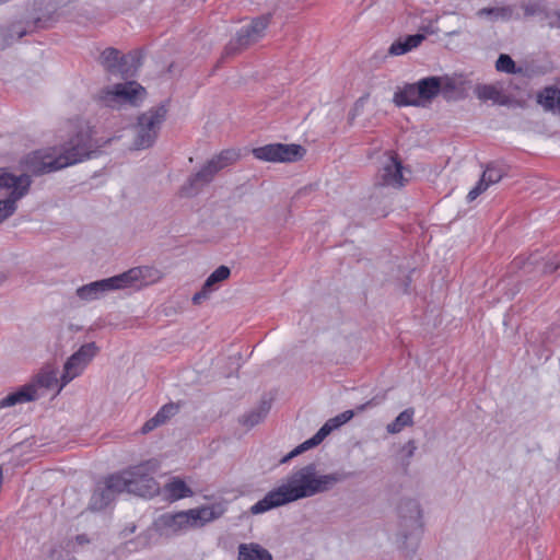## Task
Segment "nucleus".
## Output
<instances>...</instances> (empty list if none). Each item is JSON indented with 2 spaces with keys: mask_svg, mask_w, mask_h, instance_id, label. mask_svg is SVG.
<instances>
[{
  "mask_svg": "<svg viewBox=\"0 0 560 560\" xmlns=\"http://www.w3.org/2000/svg\"><path fill=\"white\" fill-rule=\"evenodd\" d=\"M178 407L174 404H166L164 405L158 412H156V416L163 420V423H165L171 417H173L176 411H177Z\"/></svg>",
  "mask_w": 560,
  "mask_h": 560,
  "instance_id": "41",
  "label": "nucleus"
},
{
  "mask_svg": "<svg viewBox=\"0 0 560 560\" xmlns=\"http://www.w3.org/2000/svg\"><path fill=\"white\" fill-rule=\"evenodd\" d=\"M163 424V420H161L156 415L149 419L141 428V433L147 434L158 427Z\"/></svg>",
  "mask_w": 560,
  "mask_h": 560,
  "instance_id": "44",
  "label": "nucleus"
},
{
  "mask_svg": "<svg viewBox=\"0 0 560 560\" xmlns=\"http://www.w3.org/2000/svg\"><path fill=\"white\" fill-rule=\"evenodd\" d=\"M97 61L107 73L127 79L135 75L141 67L142 52L135 49L128 54H121L117 48L107 47L100 54Z\"/></svg>",
  "mask_w": 560,
  "mask_h": 560,
  "instance_id": "11",
  "label": "nucleus"
},
{
  "mask_svg": "<svg viewBox=\"0 0 560 560\" xmlns=\"http://www.w3.org/2000/svg\"><path fill=\"white\" fill-rule=\"evenodd\" d=\"M94 128L89 122L79 120L73 125L67 141L60 147L59 165L68 167L98 155L107 141L94 137Z\"/></svg>",
  "mask_w": 560,
  "mask_h": 560,
  "instance_id": "3",
  "label": "nucleus"
},
{
  "mask_svg": "<svg viewBox=\"0 0 560 560\" xmlns=\"http://www.w3.org/2000/svg\"><path fill=\"white\" fill-rule=\"evenodd\" d=\"M270 23V15H261L254 19L250 24L241 27L235 37L224 47L222 59L237 55L250 45L257 43L264 35Z\"/></svg>",
  "mask_w": 560,
  "mask_h": 560,
  "instance_id": "13",
  "label": "nucleus"
},
{
  "mask_svg": "<svg viewBox=\"0 0 560 560\" xmlns=\"http://www.w3.org/2000/svg\"><path fill=\"white\" fill-rule=\"evenodd\" d=\"M366 100H368V95L361 96L360 98L357 100V102L354 103L353 108L349 113V120L350 121H352L358 115L361 114V112L363 110L364 105L366 103Z\"/></svg>",
  "mask_w": 560,
  "mask_h": 560,
  "instance_id": "43",
  "label": "nucleus"
},
{
  "mask_svg": "<svg viewBox=\"0 0 560 560\" xmlns=\"http://www.w3.org/2000/svg\"><path fill=\"white\" fill-rule=\"evenodd\" d=\"M538 102L546 109L560 114V84L545 88L538 95Z\"/></svg>",
  "mask_w": 560,
  "mask_h": 560,
  "instance_id": "28",
  "label": "nucleus"
},
{
  "mask_svg": "<svg viewBox=\"0 0 560 560\" xmlns=\"http://www.w3.org/2000/svg\"><path fill=\"white\" fill-rule=\"evenodd\" d=\"M153 272L158 271L147 266L130 268L120 275L79 287L75 294L82 301H95L112 291L130 288L136 283H139L140 285L145 284L147 279L151 277Z\"/></svg>",
  "mask_w": 560,
  "mask_h": 560,
  "instance_id": "4",
  "label": "nucleus"
},
{
  "mask_svg": "<svg viewBox=\"0 0 560 560\" xmlns=\"http://www.w3.org/2000/svg\"><path fill=\"white\" fill-rule=\"evenodd\" d=\"M458 34H459V32L454 31V32H451L448 35H451V36H452V35H458Z\"/></svg>",
  "mask_w": 560,
  "mask_h": 560,
  "instance_id": "49",
  "label": "nucleus"
},
{
  "mask_svg": "<svg viewBox=\"0 0 560 560\" xmlns=\"http://www.w3.org/2000/svg\"><path fill=\"white\" fill-rule=\"evenodd\" d=\"M57 372L49 366H45L27 383V386H32L34 393L38 394L39 388L50 389L57 385Z\"/></svg>",
  "mask_w": 560,
  "mask_h": 560,
  "instance_id": "24",
  "label": "nucleus"
},
{
  "mask_svg": "<svg viewBox=\"0 0 560 560\" xmlns=\"http://www.w3.org/2000/svg\"><path fill=\"white\" fill-rule=\"evenodd\" d=\"M145 95L147 91L142 85L136 81H127L102 89L96 101L104 107L118 109L125 104L138 106Z\"/></svg>",
  "mask_w": 560,
  "mask_h": 560,
  "instance_id": "10",
  "label": "nucleus"
},
{
  "mask_svg": "<svg viewBox=\"0 0 560 560\" xmlns=\"http://www.w3.org/2000/svg\"><path fill=\"white\" fill-rule=\"evenodd\" d=\"M540 258L541 257L538 254H532L526 259L522 258V257H516L513 260L512 265L515 268L525 269L527 272H530L532 271L530 267H534V266L538 265Z\"/></svg>",
  "mask_w": 560,
  "mask_h": 560,
  "instance_id": "38",
  "label": "nucleus"
},
{
  "mask_svg": "<svg viewBox=\"0 0 560 560\" xmlns=\"http://www.w3.org/2000/svg\"><path fill=\"white\" fill-rule=\"evenodd\" d=\"M525 16H534L544 12V8L539 2L528 1L522 4Z\"/></svg>",
  "mask_w": 560,
  "mask_h": 560,
  "instance_id": "39",
  "label": "nucleus"
},
{
  "mask_svg": "<svg viewBox=\"0 0 560 560\" xmlns=\"http://www.w3.org/2000/svg\"><path fill=\"white\" fill-rule=\"evenodd\" d=\"M126 482L118 476L113 474L108 476L103 485H98L90 499L89 509L91 511H102L109 506L116 497L125 492Z\"/></svg>",
  "mask_w": 560,
  "mask_h": 560,
  "instance_id": "14",
  "label": "nucleus"
},
{
  "mask_svg": "<svg viewBox=\"0 0 560 560\" xmlns=\"http://www.w3.org/2000/svg\"><path fill=\"white\" fill-rule=\"evenodd\" d=\"M557 16H558L557 26L560 28V10H559V13L557 14Z\"/></svg>",
  "mask_w": 560,
  "mask_h": 560,
  "instance_id": "48",
  "label": "nucleus"
},
{
  "mask_svg": "<svg viewBox=\"0 0 560 560\" xmlns=\"http://www.w3.org/2000/svg\"><path fill=\"white\" fill-rule=\"evenodd\" d=\"M398 538L407 555H413L422 532V510L416 499L404 498L397 505Z\"/></svg>",
  "mask_w": 560,
  "mask_h": 560,
  "instance_id": "5",
  "label": "nucleus"
},
{
  "mask_svg": "<svg viewBox=\"0 0 560 560\" xmlns=\"http://www.w3.org/2000/svg\"><path fill=\"white\" fill-rule=\"evenodd\" d=\"M32 179L28 175H13L1 173L0 188L10 190L9 195L0 199V223L10 218L16 211V202L30 190Z\"/></svg>",
  "mask_w": 560,
  "mask_h": 560,
  "instance_id": "12",
  "label": "nucleus"
},
{
  "mask_svg": "<svg viewBox=\"0 0 560 560\" xmlns=\"http://www.w3.org/2000/svg\"><path fill=\"white\" fill-rule=\"evenodd\" d=\"M353 476L354 472L343 470L322 475L317 471V465L311 463L292 471L287 477L285 482L270 490L261 500L252 505L250 513L254 515L261 514L302 499L328 492L337 483Z\"/></svg>",
  "mask_w": 560,
  "mask_h": 560,
  "instance_id": "1",
  "label": "nucleus"
},
{
  "mask_svg": "<svg viewBox=\"0 0 560 560\" xmlns=\"http://www.w3.org/2000/svg\"><path fill=\"white\" fill-rule=\"evenodd\" d=\"M478 16L491 15L498 20H510L513 15V8L510 5L499 8H482L477 12Z\"/></svg>",
  "mask_w": 560,
  "mask_h": 560,
  "instance_id": "35",
  "label": "nucleus"
},
{
  "mask_svg": "<svg viewBox=\"0 0 560 560\" xmlns=\"http://www.w3.org/2000/svg\"><path fill=\"white\" fill-rule=\"evenodd\" d=\"M167 497L172 500H179L192 494L191 489L182 479H173L165 486Z\"/></svg>",
  "mask_w": 560,
  "mask_h": 560,
  "instance_id": "33",
  "label": "nucleus"
},
{
  "mask_svg": "<svg viewBox=\"0 0 560 560\" xmlns=\"http://www.w3.org/2000/svg\"><path fill=\"white\" fill-rule=\"evenodd\" d=\"M238 159V152L233 149H226L213 155L199 171L188 176L180 188L182 194L186 197L198 195L205 186L212 183L219 172L233 165Z\"/></svg>",
  "mask_w": 560,
  "mask_h": 560,
  "instance_id": "6",
  "label": "nucleus"
},
{
  "mask_svg": "<svg viewBox=\"0 0 560 560\" xmlns=\"http://www.w3.org/2000/svg\"><path fill=\"white\" fill-rule=\"evenodd\" d=\"M504 175L505 171L503 167L494 163H489L480 178L482 182H486L487 186L489 187L490 185L499 183Z\"/></svg>",
  "mask_w": 560,
  "mask_h": 560,
  "instance_id": "34",
  "label": "nucleus"
},
{
  "mask_svg": "<svg viewBox=\"0 0 560 560\" xmlns=\"http://www.w3.org/2000/svg\"><path fill=\"white\" fill-rule=\"evenodd\" d=\"M280 143H269L262 147L254 148L252 153L255 159L265 161V162H272V163H280Z\"/></svg>",
  "mask_w": 560,
  "mask_h": 560,
  "instance_id": "31",
  "label": "nucleus"
},
{
  "mask_svg": "<svg viewBox=\"0 0 560 560\" xmlns=\"http://www.w3.org/2000/svg\"><path fill=\"white\" fill-rule=\"evenodd\" d=\"M167 108L165 104H159L138 116L135 125V138L132 149L144 150L151 148L159 136L161 127L166 119Z\"/></svg>",
  "mask_w": 560,
  "mask_h": 560,
  "instance_id": "7",
  "label": "nucleus"
},
{
  "mask_svg": "<svg viewBox=\"0 0 560 560\" xmlns=\"http://www.w3.org/2000/svg\"><path fill=\"white\" fill-rule=\"evenodd\" d=\"M495 69L500 72L510 74L522 72L521 68H517L515 61L506 54H501L495 62Z\"/></svg>",
  "mask_w": 560,
  "mask_h": 560,
  "instance_id": "36",
  "label": "nucleus"
},
{
  "mask_svg": "<svg viewBox=\"0 0 560 560\" xmlns=\"http://www.w3.org/2000/svg\"><path fill=\"white\" fill-rule=\"evenodd\" d=\"M222 504L203 505L177 513H163L153 523L160 536L172 537L191 528L205 526L221 517L224 513Z\"/></svg>",
  "mask_w": 560,
  "mask_h": 560,
  "instance_id": "2",
  "label": "nucleus"
},
{
  "mask_svg": "<svg viewBox=\"0 0 560 560\" xmlns=\"http://www.w3.org/2000/svg\"><path fill=\"white\" fill-rule=\"evenodd\" d=\"M334 427L327 420L326 423L314 434L319 444L324 441V439L334 431Z\"/></svg>",
  "mask_w": 560,
  "mask_h": 560,
  "instance_id": "45",
  "label": "nucleus"
},
{
  "mask_svg": "<svg viewBox=\"0 0 560 560\" xmlns=\"http://www.w3.org/2000/svg\"><path fill=\"white\" fill-rule=\"evenodd\" d=\"M413 408L410 407L405 409L395 418L393 422L387 424V432L390 434H396L402 431L406 427H411L413 424Z\"/></svg>",
  "mask_w": 560,
  "mask_h": 560,
  "instance_id": "32",
  "label": "nucleus"
},
{
  "mask_svg": "<svg viewBox=\"0 0 560 560\" xmlns=\"http://www.w3.org/2000/svg\"><path fill=\"white\" fill-rule=\"evenodd\" d=\"M417 450V445H416V442L413 440H409L402 447V451L406 452V463L405 465L408 466L409 465V460L410 458L415 455V452Z\"/></svg>",
  "mask_w": 560,
  "mask_h": 560,
  "instance_id": "46",
  "label": "nucleus"
},
{
  "mask_svg": "<svg viewBox=\"0 0 560 560\" xmlns=\"http://www.w3.org/2000/svg\"><path fill=\"white\" fill-rule=\"evenodd\" d=\"M431 78L438 80V95L442 94L443 98L447 102L458 101L465 97L464 88L462 83H458L455 79L445 77H435Z\"/></svg>",
  "mask_w": 560,
  "mask_h": 560,
  "instance_id": "20",
  "label": "nucleus"
},
{
  "mask_svg": "<svg viewBox=\"0 0 560 560\" xmlns=\"http://www.w3.org/2000/svg\"><path fill=\"white\" fill-rule=\"evenodd\" d=\"M271 409V400L262 399L258 407L244 415L241 423L247 428H253L260 423Z\"/></svg>",
  "mask_w": 560,
  "mask_h": 560,
  "instance_id": "29",
  "label": "nucleus"
},
{
  "mask_svg": "<svg viewBox=\"0 0 560 560\" xmlns=\"http://www.w3.org/2000/svg\"><path fill=\"white\" fill-rule=\"evenodd\" d=\"M319 444V442L316 440V438L313 435L311 439L306 440L305 442H303L302 444H300L299 446H296L294 450H292L290 453H288L282 459H281V463L284 464V463H288L289 460H291L292 458H294L295 456L304 453L305 451L310 450V448H313L315 446H317Z\"/></svg>",
  "mask_w": 560,
  "mask_h": 560,
  "instance_id": "37",
  "label": "nucleus"
},
{
  "mask_svg": "<svg viewBox=\"0 0 560 560\" xmlns=\"http://www.w3.org/2000/svg\"><path fill=\"white\" fill-rule=\"evenodd\" d=\"M383 400H384V397H377V396L373 397L372 399H370L365 404L357 406L355 410H346V411L337 415L336 417L329 419L328 421L330 422V424L336 430V429L340 428L342 424H345L348 421H350L353 418L355 412H358V413L359 412H363L369 407H375V406L380 405Z\"/></svg>",
  "mask_w": 560,
  "mask_h": 560,
  "instance_id": "26",
  "label": "nucleus"
},
{
  "mask_svg": "<svg viewBox=\"0 0 560 560\" xmlns=\"http://www.w3.org/2000/svg\"><path fill=\"white\" fill-rule=\"evenodd\" d=\"M488 188L486 182H482L480 178L477 185L468 192L467 200L469 202L474 201L478 196H480Z\"/></svg>",
  "mask_w": 560,
  "mask_h": 560,
  "instance_id": "42",
  "label": "nucleus"
},
{
  "mask_svg": "<svg viewBox=\"0 0 560 560\" xmlns=\"http://www.w3.org/2000/svg\"><path fill=\"white\" fill-rule=\"evenodd\" d=\"M75 542L80 546H83L85 544H89L90 539L85 534H80L75 536Z\"/></svg>",
  "mask_w": 560,
  "mask_h": 560,
  "instance_id": "47",
  "label": "nucleus"
},
{
  "mask_svg": "<svg viewBox=\"0 0 560 560\" xmlns=\"http://www.w3.org/2000/svg\"><path fill=\"white\" fill-rule=\"evenodd\" d=\"M438 80L427 77L398 89L394 93L393 103L397 107H427L438 96Z\"/></svg>",
  "mask_w": 560,
  "mask_h": 560,
  "instance_id": "9",
  "label": "nucleus"
},
{
  "mask_svg": "<svg viewBox=\"0 0 560 560\" xmlns=\"http://www.w3.org/2000/svg\"><path fill=\"white\" fill-rule=\"evenodd\" d=\"M4 280V277L0 275V283H2Z\"/></svg>",
  "mask_w": 560,
  "mask_h": 560,
  "instance_id": "51",
  "label": "nucleus"
},
{
  "mask_svg": "<svg viewBox=\"0 0 560 560\" xmlns=\"http://www.w3.org/2000/svg\"><path fill=\"white\" fill-rule=\"evenodd\" d=\"M30 34L23 21H15L9 25L0 26V50L9 47L15 39Z\"/></svg>",
  "mask_w": 560,
  "mask_h": 560,
  "instance_id": "22",
  "label": "nucleus"
},
{
  "mask_svg": "<svg viewBox=\"0 0 560 560\" xmlns=\"http://www.w3.org/2000/svg\"><path fill=\"white\" fill-rule=\"evenodd\" d=\"M156 468L155 460H148L119 472L118 476L126 482L125 491L143 498L159 493V483L152 476Z\"/></svg>",
  "mask_w": 560,
  "mask_h": 560,
  "instance_id": "8",
  "label": "nucleus"
},
{
  "mask_svg": "<svg viewBox=\"0 0 560 560\" xmlns=\"http://www.w3.org/2000/svg\"><path fill=\"white\" fill-rule=\"evenodd\" d=\"M98 347L95 342H88L80 347L65 363L60 377L59 390L77 377L83 368L97 354Z\"/></svg>",
  "mask_w": 560,
  "mask_h": 560,
  "instance_id": "15",
  "label": "nucleus"
},
{
  "mask_svg": "<svg viewBox=\"0 0 560 560\" xmlns=\"http://www.w3.org/2000/svg\"><path fill=\"white\" fill-rule=\"evenodd\" d=\"M424 39H425V36L420 33L408 35L404 39L395 40L390 45L388 52H389V55H393V56L404 55V54L410 51L411 49L418 47Z\"/></svg>",
  "mask_w": 560,
  "mask_h": 560,
  "instance_id": "27",
  "label": "nucleus"
},
{
  "mask_svg": "<svg viewBox=\"0 0 560 560\" xmlns=\"http://www.w3.org/2000/svg\"><path fill=\"white\" fill-rule=\"evenodd\" d=\"M280 163H292L298 162L304 158L306 154V149L301 144L290 143L284 144L280 143Z\"/></svg>",
  "mask_w": 560,
  "mask_h": 560,
  "instance_id": "30",
  "label": "nucleus"
},
{
  "mask_svg": "<svg viewBox=\"0 0 560 560\" xmlns=\"http://www.w3.org/2000/svg\"><path fill=\"white\" fill-rule=\"evenodd\" d=\"M402 164L396 154H392L380 171L376 185L399 188L404 186Z\"/></svg>",
  "mask_w": 560,
  "mask_h": 560,
  "instance_id": "18",
  "label": "nucleus"
},
{
  "mask_svg": "<svg viewBox=\"0 0 560 560\" xmlns=\"http://www.w3.org/2000/svg\"><path fill=\"white\" fill-rule=\"evenodd\" d=\"M59 8L50 2L40 0L34 4V15L24 21L30 34L38 30H46L54 26L61 18Z\"/></svg>",
  "mask_w": 560,
  "mask_h": 560,
  "instance_id": "16",
  "label": "nucleus"
},
{
  "mask_svg": "<svg viewBox=\"0 0 560 560\" xmlns=\"http://www.w3.org/2000/svg\"><path fill=\"white\" fill-rule=\"evenodd\" d=\"M135 529H136V526H135V525H133L132 527H129L130 533H133V532H135Z\"/></svg>",
  "mask_w": 560,
  "mask_h": 560,
  "instance_id": "50",
  "label": "nucleus"
},
{
  "mask_svg": "<svg viewBox=\"0 0 560 560\" xmlns=\"http://www.w3.org/2000/svg\"><path fill=\"white\" fill-rule=\"evenodd\" d=\"M39 398L37 393H34L32 386L27 384L20 387L16 392L11 393L0 400V409L15 406L18 404L34 401Z\"/></svg>",
  "mask_w": 560,
  "mask_h": 560,
  "instance_id": "23",
  "label": "nucleus"
},
{
  "mask_svg": "<svg viewBox=\"0 0 560 560\" xmlns=\"http://www.w3.org/2000/svg\"><path fill=\"white\" fill-rule=\"evenodd\" d=\"M560 267V254H555L550 259L544 261L541 273H552Z\"/></svg>",
  "mask_w": 560,
  "mask_h": 560,
  "instance_id": "40",
  "label": "nucleus"
},
{
  "mask_svg": "<svg viewBox=\"0 0 560 560\" xmlns=\"http://www.w3.org/2000/svg\"><path fill=\"white\" fill-rule=\"evenodd\" d=\"M231 275V270L226 266L218 267L205 281L200 291L196 292L191 299L195 305L201 304L208 300L211 292L218 289V284L226 280Z\"/></svg>",
  "mask_w": 560,
  "mask_h": 560,
  "instance_id": "19",
  "label": "nucleus"
},
{
  "mask_svg": "<svg viewBox=\"0 0 560 560\" xmlns=\"http://www.w3.org/2000/svg\"><path fill=\"white\" fill-rule=\"evenodd\" d=\"M59 155H52L43 151H35L24 160L26 171L34 175H43L65 168L57 163Z\"/></svg>",
  "mask_w": 560,
  "mask_h": 560,
  "instance_id": "17",
  "label": "nucleus"
},
{
  "mask_svg": "<svg viewBox=\"0 0 560 560\" xmlns=\"http://www.w3.org/2000/svg\"><path fill=\"white\" fill-rule=\"evenodd\" d=\"M237 560H272V556L259 544H241Z\"/></svg>",
  "mask_w": 560,
  "mask_h": 560,
  "instance_id": "25",
  "label": "nucleus"
},
{
  "mask_svg": "<svg viewBox=\"0 0 560 560\" xmlns=\"http://www.w3.org/2000/svg\"><path fill=\"white\" fill-rule=\"evenodd\" d=\"M475 94L483 102L491 101L493 104L503 106L511 104V97L504 94L502 89L494 84H477Z\"/></svg>",
  "mask_w": 560,
  "mask_h": 560,
  "instance_id": "21",
  "label": "nucleus"
}]
</instances>
